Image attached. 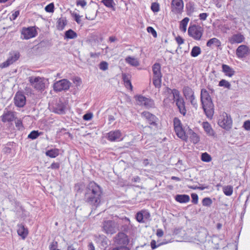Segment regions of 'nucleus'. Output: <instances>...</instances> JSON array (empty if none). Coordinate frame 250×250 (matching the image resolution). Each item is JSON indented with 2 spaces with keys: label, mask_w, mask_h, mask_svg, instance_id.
I'll use <instances>...</instances> for the list:
<instances>
[{
  "label": "nucleus",
  "mask_w": 250,
  "mask_h": 250,
  "mask_svg": "<svg viewBox=\"0 0 250 250\" xmlns=\"http://www.w3.org/2000/svg\"><path fill=\"white\" fill-rule=\"evenodd\" d=\"M100 55V53H93L90 52V56L91 58H98Z\"/></svg>",
  "instance_id": "63"
},
{
  "label": "nucleus",
  "mask_w": 250,
  "mask_h": 250,
  "mask_svg": "<svg viewBox=\"0 0 250 250\" xmlns=\"http://www.w3.org/2000/svg\"><path fill=\"white\" fill-rule=\"evenodd\" d=\"M147 31L148 33H151L152 34V35L154 38H156L157 37V32H156V31L155 30V29L152 27H151V26L148 27L147 28Z\"/></svg>",
  "instance_id": "50"
},
{
  "label": "nucleus",
  "mask_w": 250,
  "mask_h": 250,
  "mask_svg": "<svg viewBox=\"0 0 250 250\" xmlns=\"http://www.w3.org/2000/svg\"><path fill=\"white\" fill-rule=\"evenodd\" d=\"M212 203V200L210 198L206 197L203 199L202 204L204 206L209 207Z\"/></svg>",
  "instance_id": "45"
},
{
  "label": "nucleus",
  "mask_w": 250,
  "mask_h": 250,
  "mask_svg": "<svg viewBox=\"0 0 250 250\" xmlns=\"http://www.w3.org/2000/svg\"><path fill=\"white\" fill-rule=\"evenodd\" d=\"M224 193L227 196H230L233 192V187L231 186H226L223 188Z\"/></svg>",
  "instance_id": "37"
},
{
  "label": "nucleus",
  "mask_w": 250,
  "mask_h": 250,
  "mask_svg": "<svg viewBox=\"0 0 250 250\" xmlns=\"http://www.w3.org/2000/svg\"><path fill=\"white\" fill-rule=\"evenodd\" d=\"M173 125L175 132L177 136L182 140L187 141V133L188 131L189 127L187 125L183 126L181 121L177 118H174L173 120Z\"/></svg>",
  "instance_id": "3"
},
{
  "label": "nucleus",
  "mask_w": 250,
  "mask_h": 250,
  "mask_svg": "<svg viewBox=\"0 0 250 250\" xmlns=\"http://www.w3.org/2000/svg\"><path fill=\"white\" fill-rule=\"evenodd\" d=\"M45 10L47 12L53 13L54 11V4L50 3L45 7Z\"/></svg>",
  "instance_id": "46"
},
{
  "label": "nucleus",
  "mask_w": 250,
  "mask_h": 250,
  "mask_svg": "<svg viewBox=\"0 0 250 250\" xmlns=\"http://www.w3.org/2000/svg\"><path fill=\"white\" fill-rule=\"evenodd\" d=\"M208 14L206 13H201L199 15V19L201 20L205 21L207 19V18L208 17Z\"/></svg>",
  "instance_id": "57"
},
{
  "label": "nucleus",
  "mask_w": 250,
  "mask_h": 250,
  "mask_svg": "<svg viewBox=\"0 0 250 250\" xmlns=\"http://www.w3.org/2000/svg\"><path fill=\"white\" fill-rule=\"evenodd\" d=\"M92 117L93 115L92 113H86L83 116V119L85 121H89L92 119Z\"/></svg>",
  "instance_id": "55"
},
{
  "label": "nucleus",
  "mask_w": 250,
  "mask_h": 250,
  "mask_svg": "<svg viewBox=\"0 0 250 250\" xmlns=\"http://www.w3.org/2000/svg\"><path fill=\"white\" fill-rule=\"evenodd\" d=\"M103 228L106 233L112 234L117 230L118 225L113 221L107 220L104 222Z\"/></svg>",
  "instance_id": "9"
},
{
  "label": "nucleus",
  "mask_w": 250,
  "mask_h": 250,
  "mask_svg": "<svg viewBox=\"0 0 250 250\" xmlns=\"http://www.w3.org/2000/svg\"><path fill=\"white\" fill-rule=\"evenodd\" d=\"M219 85L220 86H223L225 88L230 89L231 85L229 82L225 80H222L219 82Z\"/></svg>",
  "instance_id": "41"
},
{
  "label": "nucleus",
  "mask_w": 250,
  "mask_h": 250,
  "mask_svg": "<svg viewBox=\"0 0 250 250\" xmlns=\"http://www.w3.org/2000/svg\"><path fill=\"white\" fill-rule=\"evenodd\" d=\"M249 51V47L245 45H240L236 50V54L238 58H243L248 55Z\"/></svg>",
  "instance_id": "18"
},
{
  "label": "nucleus",
  "mask_w": 250,
  "mask_h": 250,
  "mask_svg": "<svg viewBox=\"0 0 250 250\" xmlns=\"http://www.w3.org/2000/svg\"><path fill=\"white\" fill-rule=\"evenodd\" d=\"M183 94L186 99L188 100L191 105L196 109L198 107V104L195 99L193 90L188 86L184 87L183 88Z\"/></svg>",
  "instance_id": "6"
},
{
  "label": "nucleus",
  "mask_w": 250,
  "mask_h": 250,
  "mask_svg": "<svg viewBox=\"0 0 250 250\" xmlns=\"http://www.w3.org/2000/svg\"><path fill=\"white\" fill-rule=\"evenodd\" d=\"M161 69V65L159 63H155L152 66L153 83L157 88H160L162 83V74Z\"/></svg>",
  "instance_id": "4"
},
{
  "label": "nucleus",
  "mask_w": 250,
  "mask_h": 250,
  "mask_svg": "<svg viewBox=\"0 0 250 250\" xmlns=\"http://www.w3.org/2000/svg\"><path fill=\"white\" fill-rule=\"evenodd\" d=\"M130 75L128 74L123 73L122 78L125 87L130 89H132V85L130 82Z\"/></svg>",
  "instance_id": "29"
},
{
  "label": "nucleus",
  "mask_w": 250,
  "mask_h": 250,
  "mask_svg": "<svg viewBox=\"0 0 250 250\" xmlns=\"http://www.w3.org/2000/svg\"><path fill=\"white\" fill-rule=\"evenodd\" d=\"M222 67L223 72L226 76L231 77L234 75L235 71L229 65L223 64Z\"/></svg>",
  "instance_id": "26"
},
{
  "label": "nucleus",
  "mask_w": 250,
  "mask_h": 250,
  "mask_svg": "<svg viewBox=\"0 0 250 250\" xmlns=\"http://www.w3.org/2000/svg\"><path fill=\"white\" fill-rule=\"evenodd\" d=\"M125 62L132 66H138L140 63L138 59L136 58L128 56L125 59Z\"/></svg>",
  "instance_id": "28"
},
{
  "label": "nucleus",
  "mask_w": 250,
  "mask_h": 250,
  "mask_svg": "<svg viewBox=\"0 0 250 250\" xmlns=\"http://www.w3.org/2000/svg\"><path fill=\"white\" fill-rule=\"evenodd\" d=\"M112 250H129L125 246H120L113 248Z\"/></svg>",
  "instance_id": "56"
},
{
  "label": "nucleus",
  "mask_w": 250,
  "mask_h": 250,
  "mask_svg": "<svg viewBox=\"0 0 250 250\" xmlns=\"http://www.w3.org/2000/svg\"><path fill=\"white\" fill-rule=\"evenodd\" d=\"M187 139L188 138H189L191 142L193 144H197L200 141V138L198 136V135L194 132L193 130L189 128L188 129V131L187 133Z\"/></svg>",
  "instance_id": "23"
},
{
  "label": "nucleus",
  "mask_w": 250,
  "mask_h": 250,
  "mask_svg": "<svg viewBox=\"0 0 250 250\" xmlns=\"http://www.w3.org/2000/svg\"><path fill=\"white\" fill-rule=\"evenodd\" d=\"M184 3L182 0H172L171 2L172 11L175 13H180L183 9Z\"/></svg>",
  "instance_id": "15"
},
{
  "label": "nucleus",
  "mask_w": 250,
  "mask_h": 250,
  "mask_svg": "<svg viewBox=\"0 0 250 250\" xmlns=\"http://www.w3.org/2000/svg\"><path fill=\"white\" fill-rule=\"evenodd\" d=\"M200 100L206 115L208 118L211 119L214 114V105L210 96L205 89H201Z\"/></svg>",
  "instance_id": "2"
},
{
  "label": "nucleus",
  "mask_w": 250,
  "mask_h": 250,
  "mask_svg": "<svg viewBox=\"0 0 250 250\" xmlns=\"http://www.w3.org/2000/svg\"><path fill=\"white\" fill-rule=\"evenodd\" d=\"M107 138L111 142L120 141L122 140V134L119 130L111 131L107 133Z\"/></svg>",
  "instance_id": "13"
},
{
  "label": "nucleus",
  "mask_w": 250,
  "mask_h": 250,
  "mask_svg": "<svg viewBox=\"0 0 250 250\" xmlns=\"http://www.w3.org/2000/svg\"><path fill=\"white\" fill-rule=\"evenodd\" d=\"M136 219L139 223H144L145 220L142 211L138 212L136 215Z\"/></svg>",
  "instance_id": "42"
},
{
  "label": "nucleus",
  "mask_w": 250,
  "mask_h": 250,
  "mask_svg": "<svg viewBox=\"0 0 250 250\" xmlns=\"http://www.w3.org/2000/svg\"><path fill=\"white\" fill-rule=\"evenodd\" d=\"M50 167L53 169H58L60 167V164L59 163H53Z\"/></svg>",
  "instance_id": "60"
},
{
  "label": "nucleus",
  "mask_w": 250,
  "mask_h": 250,
  "mask_svg": "<svg viewBox=\"0 0 250 250\" xmlns=\"http://www.w3.org/2000/svg\"><path fill=\"white\" fill-rule=\"evenodd\" d=\"M15 104L18 107H23L26 103L25 96L21 93H17L14 98Z\"/></svg>",
  "instance_id": "17"
},
{
  "label": "nucleus",
  "mask_w": 250,
  "mask_h": 250,
  "mask_svg": "<svg viewBox=\"0 0 250 250\" xmlns=\"http://www.w3.org/2000/svg\"><path fill=\"white\" fill-rule=\"evenodd\" d=\"M175 103L180 113L185 116L186 114L187 110L186 109L185 103L184 99L182 98L180 100H178V101Z\"/></svg>",
  "instance_id": "24"
},
{
  "label": "nucleus",
  "mask_w": 250,
  "mask_h": 250,
  "mask_svg": "<svg viewBox=\"0 0 250 250\" xmlns=\"http://www.w3.org/2000/svg\"><path fill=\"white\" fill-rule=\"evenodd\" d=\"M142 115L144 117L151 125H156V122L157 121V117L147 111H144L142 113Z\"/></svg>",
  "instance_id": "20"
},
{
  "label": "nucleus",
  "mask_w": 250,
  "mask_h": 250,
  "mask_svg": "<svg viewBox=\"0 0 250 250\" xmlns=\"http://www.w3.org/2000/svg\"><path fill=\"white\" fill-rule=\"evenodd\" d=\"M17 232L19 236L24 239L27 236L28 231L27 229H25L22 225L19 224L18 225Z\"/></svg>",
  "instance_id": "25"
},
{
  "label": "nucleus",
  "mask_w": 250,
  "mask_h": 250,
  "mask_svg": "<svg viewBox=\"0 0 250 250\" xmlns=\"http://www.w3.org/2000/svg\"><path fill=\"white\" fill-rule=\"evenodd\" d=\"M102 2L107 7L111 8L113 10H115V3L113 0H102Z\"/></svg>",
  "instance_id": "34"
},
{
  "label": "nucleus",
  "mask_w": 250,
  "mask_h": 250,
  "mask_svg": "<svg viewBox=\"0 0 250 250\" xmlns=\"http://www.w3.org/2000/svg\"><path fill=\"white\" fill-rule=\"evenodd\" d=\"M114 242L117 245L126 246L128 243V239L125 233L119 232L115 237Z\"/></svg>",
  "instance_id": "12"
},
{
  "label": "nucleus",
  "mask_w": 250,
  "mask_h": 250,
  "mask_svg": "<svg viewBox=\"0 0 250 250\" xmlns=\"http://www.w3.org/2000/svg\"><path fill=\"white\" fill-rule=\"evenodd\" d=\"M151 9L154 12H158L159 10V5L156 2L152 3L151 6Z\"/></svg>",
  "instance_id": "49"
},
{
  "label": "nucleus",
  "mask_w": 250,
  "mask_h": 250,
  "mask_svg": "<svg viewBox=\"0 0 250 250\" xmlns=\"http://www.w3.org/2000/svg\"><path fill=\"white\" fill-rule=\"evenodd\" d=\"M142 212L145 220H149L150 217V213L148 211L145 210H142Z\"/></svg>",
  "instance_id": "52"
},
{
  "label": "nucleus",
  "mask_w": 250,
  "mask_h": 250,
  "mask_svg": "<svg viewBox=\"0 0 250 250\" xmlns=\"http://www.w3.org/2000/svg\"><path fill=\"white\" fill-rule=\"evenodd\" d=\"M87 5V2L85 0H77L76 5L77 6H81L83 9H85L86 6Z\"/></svg>",
  "instance_id": "44"
},
{
  "label": "nucleus",
  "mask_w": 250,
  "mask_h": 250,
  "mask_svg": "<svg viewBox=\"0 0 250 250\" xmlns=\"http://www.w3.org/2000/svg\"><path fill=\"white\" fill-rule=\"evenodd\" d=\"M243 127L247 130H250V121H246L244 122Z\"/></svg>",
  "instance_id": "58"
},
{
  "label": "nucleus",
  "mask_w": 250,
  "mask_h": 250,
  "mask_svg": "<svg viewBox=\"0 0 250 250\" xmlns=\"http://www.w3.org/2000/svg\"><path fill=\"white\" fill-rule=\"evenodd\" d=\"M21 34L24 39L28 40L35 37L37 34V32L35 28L32 26L23 28L22 29Z\"/></svg>",
  "instance_id": "11"
},
{
  "label": "nucleus",
  "mask_w": 250,
  "mask_h": 250,
  "mask_svg": "<svg viewBox=\"0 0 250 250\" xmlns=\"http://www.w3.org/2000/svg\"><path fill=\"white\" fill-rule=\"evenodd\" d=\"M72 15L74 18L75 21L77 22V23L80 24L81 23V20L80 18L82 17V16H80L76 13H73L72 14Z\"/></svg>",
  "instance_id": "51"
},
{
  "label": "nucleus",
  "mask_w": 250,
  "mask_h": 250,
  "mask_svg": "<svg viewBox=\"0 0 250 250\" xmlns=\"http://www.w3.org/2000/svg\"><path fill=\"white\" fill-rule=\"evenodd\" d=\"M167 91L168 93L172 94L173 100L175 103L178 101V100L182 98L180 96V92L177 89H171L169 88H167Z\"/></svg>",
  "instance_id": "27"
},
{
  "label": "nucleus",
  "mask_w": 250,
  "mask_h": 250,
  "mask_svg": "<svg viewBox=\"0 0 250 250\" xmlns=\"http://www.w3.org/2000/svg\"><path fill=\"white\" fill-rule=\"evenodd\" d=\"M1 120L3 123L10 122L14 120L15 118L14 113L10 111H4V113L1 116Z\"/></svg>",
  "instance_id": "21"
},
{
  "label": "nucleus",
  "mask_w": 250,
  "mask_h": 250,
  "mask_svg": "<svg viewBox=\"0 0 250 250\" xmlns=\"http://www.w3.org/2000/svg\"><path fill=\"white\" fill-rule=\"evenodd\" d=\"M19 58V54L18 53L10 54V56L5 62L0 64V67L3 68L9 66L10 64L16 61Z\"/></svg>",
  "instance_id": "14"
},
{
  "label": "nucleus",
  "mask_w": 250,
  "mask_h": 250,
  "mask_svg": "<svg viewBox=\"0 0 250 250\" xmlns=\"http://www.w3.org/2000/svg\"><path fill=\"white\" fill-rule=\"evenodd\" d=\"M176 42H177V43L179 44V45H181L182 44H183L184 42V39H183L180 36H178L176 38Z\"/></svg>",
  "instance_id": "61"
},
{
  "label": "nucleus",
  "mask_w": 250,
  "mask_h": 250,
  "mask_svg": "<svg viewBox=\"0 0 250 250\" xmlns=\"http://www.w3.org/2000/svg\"><path fill=\"white\" fill-rule=\"evenodd\" d=\"M201 160L203 162H209L211 161V157L208 153L205 152L201 155Z\"/></svg>",
  "instance_id": "40"
},
{
  "label": "nucleus",
  "mask_w": 250,
  "mask_h": 250,
  "mask_svg": "<svg viewBox=\"0 0 250 250\" xmlns=\"http://www.w3.org/2000/svg\"><path fill=\"white\" fill-rule=\"evenodd\" d=\"M65 105L60 101L53 107V111L59 114H62L65 113Z\"/></svg>",
  "instance_id": "22"
},
{
  "label": "nucleus",
  "mask_w": 250,
  "mask_h": 250,
  "mask_svg": "<svg viewBox=\"0 0 250 250\" xmlns=\"http://www.w3.org/2000/svg\"><path fill=\"white\" fill-rule=\"evenodd\" d=\"M66 24V21L60 19L58 21L57 27L59 30H62Z\"/></svg>",
  "instance_id": "43"
},
{
  "label": "nucleus",
  "mask_w": 250,
  "mask_h": 250,
  "mask_svg": "<svg viewBox=\"0 0 250 250\" xmlns=\"http://www.w3.org/2000/svg\"><path fill=\"white\" fill-rule=\"evenodd\" d=\"M201 53V49L198 46H194L190 52V55L193 57L198 56Z\"/></svg>",
  "instance_id": "38"
},
{
  "label": "nucleus",
  "mask_w": 250,
  "mask_h": 250,
  "mask_svg": "<svg viewBox=\"0 0 250 250\" xmlns=\"http://www.w3.org/2000/svg\"><path fill=\"white\" fill-rule=\"evenodd\" d=\"M71 84V83L68 80L63 79L54 83L53 88L54 91L57 92L66 91L69 89Z\"/></svg>",
  "instance_id": "8"
},
{
  "label": "nucleus",
  "mask_w": 250,
  "mask_h": 250,
  "mask_svg": "<svg viewBox=\"0 0 250 250\" xmlns=\"http://www.w3.org/2000/svg\"><path fill=\"white\" fill-rule=\"evenodd\" d=\"M42 133L39 132L38 130H33L28 135V138L34 140L37 138Z\"/></svg>",
  "instance_id": "39"
},
{
  "label": "nucleus",
  "mask_w": 250,
  "mask_h": 250,
  "mask_svg": "<svg viewBox=\"0 0 250 250\" xmlns=\"http://www.w3.org/2000/svg\"><path fill=\"white\" fill-rule=\"evenodd\" d=\"M58 243L56 241H53L51 243L49 246L50 250H53V249H56L57 248Z\"/></svg>",
  "instance_id": "59"
},
{
  "label": "nucleus",
  "mask_w": 250,
  "mask_h": 250,
  "mask_svg": "<svg viewBox=\"0 0 250 250\" xmlns=\"http://www.w3.org/2000/svg\"><path fill=\"white\" fill-rule=\"evenodd\" d=\"M175 199L177 202L180 203H186L189 201L190 198L188 195L178 194L175 197Z\"/></svg>",
  "instance_id": "31"
},
{
  "label": "nucleus",
  "mask_w": 250,
  "mask_h": 250,
  "mask_svg": "<svg viewBox=\"0 0 250 250\" xmlns=\"http://www.w3.org/2000/svg\"><path fill=\"white\" fill-rule=\"evenodd\" d=\"M101 246L102 247V249L106 248L108 246V240L107 239L104 237V238H102L101 239Z\"/></svg>",
  "instance_id": "48"
},
{
  "label": "nucleus",
  "mask_w": 250,
  "mask_h": 250,
  "mask_svg": "<svg viewBox=\"0 0 250 250\" xmlns=\"http://www.w3.org/2000/svg\"><path fill=\"white\" fill-rule=\"evenodd\" d=\"M212 45H215L216 47H220L221 45V42L217 38H213L209 40L207 42L208 47H211Z\"/></svg>",
  "instance_id": "32"
},
{
  "label": "nucleus",
  "mask_w": 250,
  "mask_h": 250,
  "mask_svg": "<svg viewBox=\"0 0 250 250\" xmlns=\"http://www.w3.org/2000/svg\"><path fill=\"white\" fill-rule=\"evenodd\" d=\"M137 101L140 104L144 105L146 107H151L154 105V102L152 100L141 95L137 97Z\"/></svg>",
  "instance_id": "16"
},
{
  "label": "nucleus",
  "mask_w": 250,
  "mask_h": 250,
  "mask_svg": "<svg viewBox=\"0 0 250 250\" xmlns=\"http://www.w3.org/2000/svg\"><path fill=\"white\" fill-rule=\"evenodd\" d=\"M218 124L223 128L229 129L231 126L232 120L226 112H223L219 117Z\"/></svg>",
  "instance_id": "7"
},
{
  "label": "nucleus",
  "mask_w": 250,
  "mask_h": 250,
  "mask_svg": "<svg viewBox=\"0 0 250 250\" xmlns=\"http://www.w3.org/2000/svg\"><path fill=\"white\" fill-rule=\"evenodd\" d=\"M20 14L19 11H14L10 17L11 20H15Z\"/></svg>",
  "instance_id": "54"
},
{
  "label": "nucleus",
  "mask_w": 250,
  "mask_h": 250,
  "mask_svg": "<svg viewBox=\"0 0 250 250\" xmlns=\"http://www.w3.org/2000/svg\"><path fill=\"white\" fill-rule=\"evenodd\" d=\"M244 40V36L240 33L234 34L231 36L229 37L228 39L229 42L231 44L240 43L242 42Z\"/></svg>",
  "instance_id": "19"
},
{
  "label": "nucleus",
  "mask_w": 250,
  "mask_h": 250,
  "mask_svg": "<svg viewBox=\"0 0 250 250\" xmlns=\"http://www.w3.org/2000/svg\"><path fill=\"white\" fill-rule=\"evenodd\" d=\"M188 34L194 40H200L203 35V30L201 27L193 25L188 27Z\"/></svg>",
  "instance_id": "10"
},
{
  "label": "nucleus",
  "mask_w": 250,
  "mask_h": 250,
  "mask_svg": "<svg viewBox=\"0 0 250 250\" xmlns=\"http://www.w3.org/2000/svg\"><path fill=\"white\" fill-rule=\"evenodd\" d=\"M203 127L206 133L210 136H213L214 135V132L211 127L210 125L208 122H203Z\"/></svg>",
  "instance_id": "30"
},
{
  "label": "nucleus",
  "mask_w": 250,
  "mask_h": 250,
  "mask_svg": "<svg viewBox=\"0 0 250 250\" xmlns=\"http://www.w3.org/2000/svg\"><path fill=\"white\" fill-rule=\"evenodd\" d=\"M31 85L39 91L43 90L45 87V79L42 77L31 76L28 78Z\"/></svg>",
  "instance_id": "5"
},
{
  "label": "nucleus",
  "mask_w": 250,
  "mask_h": 250,
  "mask_svg": "<svg viewBox=\"0 0 250 250\" xmlns=\"http://www.w3.org/2000/svg\"><path fill=\"white\" fill-rule=\"evenodd\" d=\"M3 151L4 153H11V149L9 147L5 146L3 149Z\"/></svg>",
  "instance_id": "64"
},
{
  "label": "nucleus",
  "mask_w": 250,
  "mask_h": 250,
  "mask_svg": "<svg viewBox=\"0 0 250 250\" xmlns=\"http://www.w3.org/2000/svg\"><path fill=\"white\" fill-rule=\"evenodd\" d=\"M108 64L106 62L102 61L99 64V68L103 71H105L108 69Z\"/></svg>",
  "instance_id": "47"
},
{
  "label": "nucleus",
  "mask_w": 250,
  "mask_h": 250,
  "mask_svg": "<svg viewBox=\"0 0 250 250\" xmlns=\"http://www.w3.org/2000/svg\"><path fill=\"white\" fill-rule=\"evenodd\" d=\"M77 37V33L72 29L66 31L65 33V38L67 39H73Z\"/></svg>",
  "instance_id": "36"
},
{
  "label": "nucleus",
  "mask_w": 250,
  "mask_h": 250,
  "mask_svg": "<svg viewBox=\"0 0 250 250\" xmlns=\"http://www.w3.org/2000/svg\"><path fill=\"white\" fill-rule=\"evenodd\" d=\"M59 154V151L58 149H53L47 151L45 152L46 156H49L51 158H55L58 156Z\"/></svg>",
  "instance_id": "35"
},
{
  "label": "nucleus",
  "mask_w": 250,
  "mask_h": 250,
  "mask_svg": "<svg viewBox=\"0 0 250 250\" xmlns=\"http://www.w3.org/2000/svg\"><path fill=\"white\" fill-rule=\"evenodd\" d=\"M102 193L100 187L94 182H90L85 189V201L90 205L96 208L101 202Z\"/></svg>",
  "instance_id": "1"
},
{
  "label": "nucleus",
  "mask_w": 250,
  "mask_h": 250,
  "mask_svg": "<svg viewBox=\"0 0 250 250\" xmlns=\"http://www.w3.org/2000/svg\"><path fill=\"white\" fill-rule=\"evenodd\" d=\"M164 234V232L161 229H158L157 230L156 235L159 237H161Z\"/></svg>",
  "instance_id": "62"
},
{
  "label": "nucleus",
  "mask_w": 250,
  "mask_h": 250,
  "mask_svg": "<svg viewBox=\"0 0 250 250\" xmlns=\"http://www.w3.org/2000/svg\"><path fill=\"white\" fill-rule=\"evenodd\" d=\"M189 21V19L188 17H186L180 21L179 28L181 31L183 32H186L187 26Z\"/></svg>",
  "instance_id": "33"
},
{
  "label": "nucleus",
  "mask_w": 250,
  "mask_h": 250,
  "mask_svg": "<svg viewBox=\"0 0 250 250\" xmlns=\"http://www.w3.org/2000/svg\"><path fill=\"white\" fill-rule=\"evenodd\" d=\"M192 198V202L194 204H197L198 201V196L197 194L195 193H192L191 195Z\"/></svg>",
  "instance_id": "53"
}]
</instances>
